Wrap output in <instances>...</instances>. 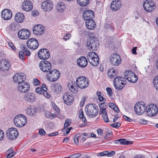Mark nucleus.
Returning a JSON list of instances; mask_svg holds the SVG:
<instances>
[{
  "label": "nucleus",
  "instance_id": "obj_1",
  "mask_svg": "<svg viewBox=\"0 0 158 158\" xmlns=\"http://www.w3.org/2000/svg\"><path fill=\"white\" fill-rule=\"evenodd\" d=\"M86 114L91 118H94L97 115L98 112V107L94 104L87 105L85 108Z\"/></svg>",
  "mask_w": 158,
  "mask_h": 158
},
{
  "label": "nucleus",
  "instance_id": "obj_2",
  "mask_svg": "<svg viewBox=\"0 0 158 158\" xmlns=\"http://www.w3.org/2000/svg\"><path fill=\"white\" fill-rule=\"evenodd\" d=\"M27 122V119L25 115L20 114L17 115L14 119L15 125L18 127H21L24 126Z\"/></svg>",
  "mask_w": 158,
  "mask_h": 158
},
{
  "label": "nucleus",
  "instance_id": "obj_3",
  "mask_svg": "<svg viewBox=\"0 0 158 158\" xmlns=\"http://www.w3.org/2000/svg\"><path fill=\"white\" fill-rule=\"evenodd\" d=\"M89 84L88 79L84 76L79 77L76 80V85L77 87L81 89L86 88Z\"/></svg>",
  "mask_w": 158,
  "mask_h": 158
},
{
  "label": "nucleus",
  "instance_id": "obj_4",
  "mask_svg": "<svg viewBox=\"0 0 158 158\" xmlns=\"http://www.w3.org/2000/svg\"><path fill=\"white\" fill-rule=\"evenodd\" d=\"M60 77L59 71L56 69L50 71L46 75L47 80L50 82H54L58 80Z\"/></svg>",
  "mask_w": 158,
  "mask_h": 158
},
{
  "label": "nucleus",
  "instance_id": "obj_5",
  "mask_svg": "<svg viewBox=\"0 0 158 158\" xmlns=\"http://www.w3.org/2000/svg\"><path fill=\"white\" fill-rule=\"evenodd\" d=\"M146 113L148 116L152 117L157 114L158 108L157 106L153 103L149 104L147 107Z\"/></svg>",
  "mask_w": 158,
  "mask_h": 158
},
{
  "label": "nucleus",
  "instance_id": "obj_6",
  "mask_svg": "<svg viewBox=\"0 0 158 158\" xmlns=\"http://www.w3.org/2000/svg\"><path fill=\"white\" fill-rule=\"evenodd\" d=\"M147 107V106L143 102L137 103L134 106L135 111L137 114L140 115L144 113Z\"/></svg>",
  "mask_w": 158,
  "mask_h": 158
},
{
  "label": "nucleus",
  "instance_id": "obj_7",
  "mask_svg": "<svg viewBox=\"0 0 158 158\" xmlns=\"http://www.w3.org/2000/svg\"><path fill=\"white\" fill-rule=\"evenodd\" d=\"M143 8L145 10L151 12L154 10L156 6L155 3L152 0H146L143 4Z\"/></svg>",
  "mask_w": 158,
  "mask_h": 158
},
{
  "label": "nucleus",
  "instance_id": "obj_8",
  "mask_svg": "<svg viewBox=\"0 0 158 158\" xmlns=\"http://www.w3.org/2000/svg\"><path fill=\"white\" fill-rule=\"evenodd\" d=\"M40 69L44 73L49 72L52 69V65L50 62L47 60H42L39 64Z\"/></svg>",
  "mask_w": 158,
  "mask_h": 158
},
{
  "label": "nucleus",
  "instance_id": "obj_9",
  "mask_svg": "<svg viewBox=\"0 0 158 158\" xmlns=\"http://www.w3.org/2000/svg\"><path fill=\"white\" fill-rule=\"evenodd\" d=\"M6 134L8 139L14 140L18 137L19 132L16 128L11 127L8 129Z\"/></svg>",
  "mask_w": 158,
  "mask_h": 158
},
{
  "label": "nucleus",
  "instance_id": "obj_10",
  "mask_svg": "<svg viewBox=\"0 0 158 158\" xmlns=\"http://www.w3.org/2000/svg\"><path fill=\"white\" fill-rule=\"evenodd\" d=\"M98 45L99 44L97 39L93 37L90 38L89 40L87 42V46L89 49L92 51L96 50Z\"/></svg>",
  "mask_w": 158,
  "mask_h": 158
},
{
  "label": "nucleus",
  "instance_id": "obj_11",
  "mask_svg": "<svg viewBox=\"0 0 158 158\" xmlns=\"http://www.w3.org/2000/svg\"><path fill=\"white\" fill-rule=\"evenodd\" d=\"M26 78L25 75L21 72L15 73L13 77L14 82L18 84L23 82Z\"/></svg>",
  "mask_w": 158,
  "mask_h": 158
},
{
  "label": "nucleus",
  "instance_id": "obj_12",
  "mask_svg": "<svg viewBox=\"0 0 158 158\" xmlns=\"http://www.w3.org/2000/svg\"><path fill=\"white\" fill-rule=\"evenodd\" d=\"M125 73V78L129 82L134 83L137 81V76L131 71L130 70L126 71Z\"/></svg>",
  "mask_w": 158,
  "mask_h": 158
},
{
  "label": "nucleus",
  "instance_id": "obj_13",
  "mask_svg": "<svg viewBox=\"0 0 158 158\" xmlns=\"http://www.w3.org/2000/svg\"><path fill=\"white\" fill-rule=\"evenodd\" d=\"M123 78L120 76H118L114 79L113 81L114 86L116 89L121 90L123 89V85H124L123 82Z\"/></svg>",
  "mask_w": 158,
  "mask_h": 158
},
{
  "label": "nucleus",
  "instance_id": "obj_14",
  "mask_svg": "<svg viewBox=\"0 0 158 158\" xmlns=\"http://www.w3.org/2000/svg\"><path fill=\"white\" fill-rule=\"evenodd\" d=\"M53 4L52 1L47 0L43 2L41 4V9L45 12L51 10L53 7Z\"/></svg>",
  "mask_w": 158,
  "mask_h": 158
},
{
  "label": "nucleus",
  "instance_id": "obj_15",
  "mask_svg": "<svg viewBox=\"0 0 158 158\" xmlns=\"http://www.w3.org/2000/svg\"><path fill=\"white\" fill-rule=\"evenodd\" d=\"M27 45L29 48L35 50L38 48L39 42L37 39L34 38H30L27 40Z\"/></svg>",
  "mask_w": 158,
  "mask_h": 158
},
{
  "label": "nucleus",
  "instance_id": "obj_16",
  "mask_svg": "<svg viewBox=\"0 0 158 158\" xmlns=\"http://www.w3.org/2000/svg\"><path fill=\"white\" fill-rule=\"evenodd\" d=\"M39 58L42 60H46L50 56V53L48 50L45 48L40 49L38 52Z\"/></svg>",
  "mask_w": 158,
  "mask_h": 158
},
{
  "label": "nucleus",
  "instance_id": "obj_17",
  "mask_svg": "<svg viewBox=\"0 0 158 158\" xmlns=\"http://www.w3.org/2000/svg\"><path fill=\"white\" fill-rule=\"evenodd\" d=\"M18 34L19 38L22 40H26L30 37V33L28 30L23 29L19 30Z\"/></svg>",
  "mask_w": 158,
  "mask_h": 158
},
{
  "label": "nucleus",
  "instance_id": "obj_18",
  "mask_svg": "<svg viewBox=\"0 0 158 158\" xmlns=\"http://www.w3.org/2000/svg\"><path fill=\"white\" fill-rule=\"evenodd\" d=\"M10 67L9 62L7 60L3 59L0 60V70L3 71H8Z\"/></svg>",
  "mask_w": 158,
  "mask_h": 158
},
{
  "label": "nucleus",
  "instance_id": "obj_19",
  "mask_svg": "<svg viewBox=\"0 0 158 158\" xmlns=\"http://www.w3.org/2000/svg\"><path fill=\"white\" fill-rule=\"evenodd\" d=\"M18 90L21 93H26L30 89V85L26 82H23L18 84Z\"/></svg>",
  "mask_w": 158,
  "mask_h": 158
},
{
  "label": "nucleus",
  "instance_id": "obj_20",
  "mask_svg": "<svg viewBox=\"0 0 158 158\" xmlns=\"http://www.w3.org/2000/svg\"><path fill=\"white\" fill-rule=\"evenodd\" d=\"M33 31L34 34L40 35L44 33V27L41 24H38L33 27Z\"/></svg>",
  "mask_w": 158,
  "mask_h": 158
},
{
  "label": "nucleus",
  "instance_id": "obj_21",
  "mask_svg": "<svg viewBox=\"0 0 158 158\" xmlns=\"http://www.w3.org/2000/svg\"><path fill=\"white\" fill-rule=\"evenodd\" d=\"M12 16V12L9 9H4L2 12L1 17L4 20H10Z\"/></svg>",
  "mask_w": 158,
  "mask_h": 158
},
{
  "label": "nucleus",
  "instance_id": "obj_22",
  "mask_svg": "<svg viewBox=\"0 0 158 158\" xmlns=\"http://www.w3.org/2000/svg\"><path fill=\"white\" fill-rule=\"evenodd\" d=\"M94 16V11L91 10L85 11L83 13V17L85 20L87 21L93 19Z\"/></svg>",
  "mask_w": 158,
  "mask_h": 158
},
{
  "label": "nucleus",
  "instance_id": "obj_23",
  "mask_svg": "<svg viewBox=\"0 0 158 158\" xmlns=\"http://www.w3.org/2000/svg\"><path fill=\"white\" fill-rule=\"evenodd\" d=\"M122 4L119 0H114L111 2L110 7L111 9L114 11H116L120 9Z\"/></svg>",
  "mask_w": 158,
  "mask_h": 158
},
{
  "label": "nucleus",
  "instance_id": "obj_24",
  "mask_svg": "<svg viewBox=\"0 0 158 158\" xmlns=\"http://www.w3.org/2000/svg\"><path fill=\"white\" fill-rule=\"evenodd\" d=\"M78 65L81 67H85L88 64V60L85 56H81L77 60Z\"/></svg>",
  "mask_w": 158,
  "mask_h": 158
},
{
  "label": "nucleus",
  "instance_id": "obj_25",
  "mask_svg": "<svg viewBox=\"0 0 158 158\" xmlns=\"http://www.w3.org/2000/svg\"><path fill=\"white\" fill-rule=\"evenodd\" d=\"M120 56L116 54H113L112 56L111 61L112 63L114 65H118L121 63Z\"/></svg>",
  "mask_w": 158,
  "mask_h": 158
},
{
  "label": "nucleus",
  "instance_id": "obj_26",
  "mask_svg": "<svg viewBox=\"0 0 158 158\" xmlns=\"http://www.w3.org/2000/svg\"><path fill=\"white\" fill-rule=\"evenodd\" d=\"M22 7L24 10L29 11L32 10L33 6L31 2L28 1H25L23 3Z\"/></svg>",
  "mask_w": 158,
  "mask_h": 158
},
{
  "label": "nucleus",
  "instance_id": "obj_27",
  "mask_svg": "<svg viewBox=\"0 0 158 158\" xmlns=\"http://www.w3.org/2000/svg\"><path fill=\"white\" fill-rule=\"evenodd\" d=\"M25 100L28 102H32L35 99L36 97L34 94L31 93H27L25 94L24 96Z\"/></svg>",
  "mask_w": 158,
  "mask_h": 158
},
{
  "label": "nucleus",
  "instance_id": "obj_28",
  "mask_svg": "<svg viewBox=\"0 0 158 158\" xmlns=\"http://www.w3.org/2000/svg\"><path fill=\"white\" fill-rule=\"evenodd\" d=\"M85 25L87 28L89 30H94L95 29L96 23L93 19L86 21Z\"/></svg>",
  "mask_w": 158,
  "mask_h": 158
},
{
  "label": "nucleus",
  "instance_id": "obj_29",
  "mask_svg": "<svg viewBox=\"0 0 158 158\" xmlns=\"http://www.w3.org/2000/svg\"><path fill=\"white\" fill-rule=\"evenodd\" d=\"M63 99L64 103L67 105H69L72 102L73 97L68 94L66 93L63 95Z\"/></svg>",
  "mask_w": 158,
  "mask_h": 158
},
{
  "label": "nucleus",
  "instance_id": "obj_30",
  "mask_svg": "<svg viewBox=\"0 0 158 158\" xmlns=\"http://www.w3.org/2000/svg\"><path fill=\"white\" fill-rule=\"evenodd\" d=\"M52 88L53 91L57 93H60L62 89V86L58 83L53 84L52 85Z\"/></svg>",
  "mask_w": 158,
  "mask_h": 158
},
{
  "label": "nucleus",
  "instance_id": "obj_31",
  "mask_svg": "<svg viewBox=\"0 0 158 158\" xmlns=\"http://www.w3.org/2000/svg\"><path fill=\"white\" fill-rule=\"evenodd\" d=\"M36 110L35 108L30 106L27 109L26 113L28 115L32 116L36 114Z\"/></svg>",
  "mask_w": 158,
  "mask_h": 158
},
{
  "label": "nucleus",
  "instance_id": "obj_32",
  "mask_svg": "<svg viewBox=\"0 0 158 158\" xmlns=\"http://www.w3.org/2000/svg\"><path fill=\"white\" fill-rule=\"evenodd\" d=\"M25 17L21 13H19L15 15V19L17 23H21L23 21Z\"/></svg>",
  "mask_w": 158,
  "mask_h": 158
},
{
  "label": "nucleus",
  "instance_id": "obj_33",
  "mask_svg": "<svg viewBox=\"0 0 158 158\" xmlns=\"http://www.w3.org/2000/svg\"><path fill=\"white\" fill-rule=\"evenodd\" d=\"M87 57L89 62L91 60L99 58V56L95 52H90L88 54Z\"/></svg>",
  "mask_w": 158,
  "mask_h": 158
},
{
  "label": "nucleus",
  "instance_id": "obj_34",
  "mask_svg": "<svg viewBox=\"0 0 158 158\" xmlns=\"http://www.w3.org/2000/svg\"><path fill=\"white\" fill-rule=\"evenodd\" d=\"M56 6L57 11L59 12H62L66 8L65 5L62 3L57 4Z\"/></svg>",
  "mask_w": 158,
  "mask_h": 158
},
{
  "label": "nucleus",
  "instance_id": "obj_35",
  "mask_svg": "<svg viewBox=\"0 0 158 158\" xmlns=\"http://www.w3.org/2000/svg\"><path fill=\"white\" fill-rule=\"evenodd\" d=\"M107 73L108 77L110 78H113L117 76L116 72L113 69L108 70Z\"/></svg>",
  "mask_w": 158,
  "mask_h": 158
},
{
  "label": "nucleus",
  "instance_id": "obj_36",
  "mask_svg": "<svg viewBox=\"0 0 158 158\" xmlns=\"http://www.w3.org/2000/svg\"><path fill=\"white\" fill-rule=\"evenodd\" d=\"M68 86L70 90L73 93H76L78 91L77 86H76L75 85H73L72 84L71 85L70 84H69Z\"/></svg>",
  "mask_w": 158,
  "mask_h": 158
},
{
  "label": "nucleus",
  "instance_id": "obj_37",
  "mask_svg": "<svg viewBox=\"0 0 158 158\" xmlns=\"http://www.w3.org/2000/svg\"><path fill=\"white\" fill-rule=\"evenodd\" d=\"M79 4L82 6L87 5L89 2V0H77Z\"/></svg>",
  "mask_w": 158,
  "mask_h": 158
},
{
  "label": "nucleus",
  "instance_id": "obj_38",
  "mask_svg": "<svg viewBox=\"0 0 158 158\" xmlns=\"http://www.w3.org/2000/svg\"><path fill=\"white\" fill-rule=\"evenodd\" d=\"M99 58L95 59L93 60H91L89 61V62L93 66H96L98 65L99 63Z\"/></svg>",
  "mask_w": 158,
  "mask_h": 158
},
{
  "label": "nucleus",
  "instance_id": "obj_39",
  "mask_svg": "<svg viewBox=\"0 0 158 158\" xmlns=\"http://www.w3.org/2000/svg\"><path fill=\"white\" fill-rule=\"evenodd\" d=\"M120 144L123 145H128L129 144H131L132 142L126 140L125 139H120Z\"/></svg>",
  "mask_w": 158,
  "mask_h": 158
},
{
  "label": "nucleus",
  "instance_id": "obj_40",
  "mask_svg": "<svg viewBox=\"0 0 158 158\" xmlns=\"http://www.w3.org/2000/svg\"><path fill=\"white\" fill-rule=\"evenodd\" d=\"M153 83L154 87L158 91V76L154 78Z\"/></svg>",
  "mask_w": 158,
  "mask_h": 158
},
{
  "label": "nucleus",
  "instance_id": "obj_41",
  "mask_svg": "<svg viewBox=\"0 0 158 158\" xmlns=\"http://www.w3.org/2000/svg\"><path fill=\"white\" fill-rule=\"evenodd\" d=\"M56 115V114H53L48 111L46 112L45 113V116L46 117L51 119L53 118Z\"/></svg>",
  "mask_w": 158,
  "mask_h": 158
},
{
  "label": "nucleus",
  "instance_id": "obj_42",
  "mask_svg": "<svg viewBox=\"0 0 158 158\" xmlns=\"http://www.w3.org/2000/svg\"><path fill=\"white\" fill-rule=\"evenodd\" d=\"M71 121L70 119H67L64 125V129L68 128V127L71 124Z\"/></svg>",
  "mask_w": 158,
  "mask_h": 158
},
{
  "label": "nucleus",
  "instance_id": "obj_43",
  "mask_svg": "<svg viewBox=\"0 0 158 158\" xmlns=\"http://www.w3.org/2000/svg\"><path fill=\"white\" fill-rule=\"evenodd\" d=\"M52 105L53 109L56 111L57 113L59 114L60 112V109L55 103L52 102Z\"/></svg>",
  "mask_w": 158,
  "mask_h": 158
},
{
  "label": "nucleus",
  "instance_id": "obj_44",
  "mask_svg": "<svg viewBox=\"0 0 158 158\" xmlns=\"http://www.w3.org/2000/svg\"><path fill=\"white\" fill-rule=\"evenodd\" d=\"M19 58L22 60H24L25 59L26 57L25 56L24 53L23 51H20L19 52Z\"/></svg>",
  "mask_w": 158,
  "mask_h": 158
},
{
  "label": "nucleus",
  "instance_id": "obj_45",
  "mask_svg": "<svg viewBox=\"0 0 158 158\" xmlns=\"http://www.w3.org/2000/svg\"><path fill=\"white\" fill-rule=\"evenodd\" d=\"M44 96L47 98L49 99L51 97V95L49 92L47 91L43 92Z\"/></svg>",
  "mask_w": 158,
  "mask_h": 158
},
{
  "label": "nucleus",
  "instance_id": "obj_46",
  "mask_svg": "<svg viewBox=\"0 0 158 158\" xmlns=\"http://www.w3.org/2000/svg\"><path fill=\"white\" fill-rule=\"evenodd\" d=\"M106 90L109 96H111L113 94V92L111 89L110 87H107L106 88Z\"/></svg>",
  "mask_w": 158,
  "mask_h": 158
},
{
  "label": "nucleus",
  "instance_id": "obj_47",
  "mask_svg": "<svg viewBox=\"0 0 158 158\" xmlns=\"http://www.w3.org/2000/svg\"><path fill=\"white\" fill-rule=\"evenodd\" d=\"M71 37V35L69 33H67L64 36L63 39L65 41L69 39Z\"/></svg>",
  "mask_w": 158,
  "mask_h": 158
},
{
  "label": "nucleus",
  "instance_id": "obj_48",
  "mask_svg": "<svg viewBox=\"0 0 158 158\" xmlns=\"http://www.w3.org/2000/svg\"><path fill=\"white\" fill-rule=\"evenodd\" d=\"M80 137L79 134L76 135L74 137L73 139V140L74 143L76 144H78L79 142L78 141V139Z\"/></svg>",
  "mask_w": 158,
  "mask_h": 158
},
{
  "label": "nucleus",
  "instance_id": "obj_49",
  "mask_svg": "<svg viewBox=\"0 0 158 158\" xmlns=\"http://www.w3.org/2000/svg\"><path fill=\"white\" fill-rule=\"evenodd\" d=\"M82 155V154L79 153H78L74 154L70 156V158H78L80 157Z\"/></svg>",
  "mask_w": 158,
  "mask_h": 158
},
{
  "label": "nucleus",
  "instance_id": "obj_50",
  "mask_svg": "<svg viewBox=\"0 0 158 158\" xmlns=\"http://www.w3.org/2000/svg\"><path fill=\"white\" fill-rule=\"evenodd\" d=\"M8 46L10 48H12L14 51L16 50V48L14 46L13 44L11 42H8Z\"/></svg>",
  "mask_w": 158,
  "mask_h": 158
},
{
  "label": "nucleus",
  "instance_id": "obj_51",
  "mask_svg": "<svg viewBox=\"0 0 158 158\" xmlns=\"http://www.w3.org/2000/svg\"><path fill=\"white\" fill-rule=\"evenodd\" d=\"M108 151H105L100 153H98L97 156H103L107 155L108 153Z\"/></svg>",
  "mask_w": 158,
  "mask_h": 158
},
{
  "label": "nucleus",
  "instance_id": "obj_52",
  "mask_svg": "<svg viewBox=\"0 0 158 158\" xmlns=\"http://www.w3.org/2000/svg\"><path fill=\"white\" fill-rule=\"evenodd\" d=\"M4 136V133L3 131L0 129V141L2 140Z\"/></svg>",
  "mask_w": 158,
  "mask_h": 158
},
{
  "label": "nucleus",
  "instance_id": "obj_53",
  "mask_svg": "<svg viewBox=\"0 0 158 158\" xmlns=\"http://www.w3.org/2000/svg\"><path fill=\"white\" fill-rule=\"evenodd\" d=\"M121 124L119 123H117L111 125V126L114 128H118L119 127Z\"/></svg>",
  "mask_w": 158,
  "mask_h": 158
},
{
  "label": "nucleus",
  "instance_id": "obj_54",
  "mask_svg": "<svg viewBox=\"0 0 158 158\" xmlns=\"http://www.w3.org/2000/svg\"><path fill=\"white\" fill-rule=\"evenodd\" d=\"M106 109H101L100 110L99 114H102V115H106L107 114Z\"/></svg>",
  "mask_w": 158,
  "mask_h": 158
},
{
  "label": "nucleus",
  "instance_id": "obj_55",
  "mask_svg": "<svg viewBox=\"0 0 158 158\" xmlns=\"http://www.w3.org/2000/svg\"><path fill=\"white\" fill-rule=\"evenodd\" d=\"M102 117L103 118V120L105 122L107 123L109 122V119L108 118L107 114L106 115H102Z\"/></svg>",
  "mask_w": 158,
  "mask_h": 158
},
{
  "label": "nucleus",
  "instance_id": "obj_56",
  "mask_svg": "<svg viewBox=\"0 0 158 158\" xmlns=\"http://www.w3.org/2000/svg\"><path fill=\"white\" fill-rule=\"evenodd\" d=\"M15 154V153L14 152L12 151L7 154V157L8 158H11L13 157Z\"/></svg>",
  "mask_w": 158,
  "mask_h": 158
},
{
  "label": "nucleus",
  "instance_id": "obj_57",
  "mask_svg": "<svg viewBox=\"0 0 158 158\" xmlns=\"http://www.w3.org/2000/svg\"><path fill=\"white\" fill-rule=\"evenodd\" d=\"M40 83V81L37 78H35L33 81V84L35 85H39Z\"/></svg>",
  "mask_w": 158,
  "mask_h": 158
},
{
  "label": "nucleus",
  "instance_id": "obj_58",
  "mask_svg": "<svg viewBox=\"0 0 158 158\" xmlns=\"http://www.w3.org/2000/svg\"><path fill=\"white\" fill-rule=\"evenodd\" d=\"M16 24L15 23H12L10 26V29L12 31H14L15 30Z\"/></svg>",
  "mask_w": 158,
  "mask_h": 158
},
{
  "label": "nucleus",
  "instance_id": "obj_59",
  "mask_svg": "<svg viewBox=\"0 0 158 158\" xmlns=\"http://www.w3.org/2000/svg\"><path fill=\"white\" fill-rule=\"evenodd\" d=\"M39 133L40 135L43 136L44 135L46 134V132L43 129H40Z\"/></svg>",
  "mask_w": 158,
  "mask_h": 158
},
{
  "label": "nucleus",
  "instance_id": "obj_60",
  "mask_svg": "<svg viewBox=\"0 0 158 158\" xmlns=\"http://www.w3.org/2000/svg\"><path fill=\"white\" fill-rule=\"evenodd\" d=\"M23 51L25 53L26 55L28 56H30L31 55L30 52L28 51L26 48H24L23 49Z\"/></svg>",
  "mask_w": 158,
  "mask_h": 158
},
{
  "label": "nucleus",
  "instance_id": "obj_61",
  "mask_svg": "<svg viewBox=\"0 0 158 158\" xmlns=\"http://www.w3.org/2000/svg\"><path fill=\"white\" fill-rule=\"evenodd\" d=\"M79 117L80 119H81V118L84 117V114L82 109H81L79 110Z\"/></svg>",
  "mask_w": 158,
  "mask_h": 158
},
{
  "label": "nucleus",
  "instance_id": "obj_62",
  "mask_svg": "<svg viewBox=\"0 0 158 158\" xmlns=\"http://www.w3.org/2000/svg\"><path fill=\"white\" fill-rule=\"evenodd\" d=\"M99 106L100 108V110L106 109L105 108L106 105L104 103H102L99 104Z\"/></svg>",
  "mask_w": 158,
  "mask_h": 158
},
{
  "label": "nucleus",
  "instance_id": "obj_63",
  "mask_svg": "<svg viewBox=\"0 0 158 158\" xmlns=\"http://www.w3.org/2000/svg\"><path fill=\"white\" fill-rule=\"evenodd\" d=\"M35 91L38 94H41L42 92V90L41 88L38 87L36 89Z\"/></svg>",
  "mask_w": 158,
  "mask_h": 158
},
{
  "label": "nucleus",
  "instance_id": "obj_64",
  "mask_svg": "<svg viewBox=\"0 0 158 158\" xmlns=\"http://www.w3.org/2000/svg\"><path fill=\"white\" fill-rule=\"evenodd\" d=\"M108 152L107 156H108L110 157L112 156L115 154V152L114 151H112L110 152L108 151Z\"/></svg>",
  "mask_w": 158,
  "mask_h": 158
}]
</instances>
